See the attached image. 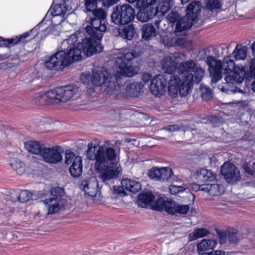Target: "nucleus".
I'll return each instance as SVG.
<instances>
[{
	"mask_svg": "<svg viewBox=\"0 0 255 255\" xmlns=\"http://www.w3.org/2000/svg\"><path fill=\"white\" fill-rule=\"evenodd\" d=\"M51 193V196L43 201L48 214L57 212L63 206V201L61 199L64 194L63 189L60 187L53 188Z\"/></svg>",
	"mask_w": 255,
	"mask_h": 255,
	"instance_id": "nucleus-11",
	"label": "nucleus"
},
{
	"mask_svg": "<svg viewBox=\"0 0 255 255\" xmlns=\"http://www.w3.org/2000/svg\"><path fill=\"white\" fill-rule=\"evenodd\" d=\"M225 253L222 251H217L216 252V255H224Z\"/></svg>",
	"mask_w": 255,
	"mask_h": 255,
	"instance_id": "nucleus-63",
	"label": "nucleus"
},
{
	"mask_svg": "<svg viewBox=\"0 0 255 255\" xmlns=\"http://www.w3.org/2000/svg\"><path fill=\"white\" fill-rule=\"evenodd\" d=\"M112 114H113V112L114 113H117V112L115 111V110L112 111Z\"/></svg>",
	"mask_w": 255,
	"mask_h": 255,
	"instance_id": "nucleus-64",
	"label": "nucleus"
},
{
	"mask_svg": "<svg viewBox=\"0 0 255 255\" xmlns=\"http://www.w3.org/2000/svg\"><path fill=\"white\" fill-rule=\"evenodd\" d=\"M142 37L145 40H148L154 38L157 34L155 28L151 23H145L141 28Z\"/></svg>",
	"mask_w": 255,
	"mask_h": 255,
	"instance_id": "nucleus-27",
	"label": "nucleus"
},
{
	"mask_svg": "<svg viewBox=\"0 0 255 255\" xmlns=\"http://www.w3.org/2000/svg\"><path fill=\"white\" fill-rule=\"evenodd\" d=\"M19 192L18 190L12 191L10 194V200L12 202H18Z\"/></svg>",
	"mask_w": 255,
	"mask_h": 255,
	"instance_id": "nucleus-54",
	"label": "nucleus"
},
{
	"mask_svg": "<svg viewBox=\"0 0 255 255\" xmlns=\"http://www.w3.org/2000/svg\"><path fill=\"white\" fill-rule=\"evenodd\" d=\"M9 45V41L7 39H0V47H7Z\"/></svg>",
	"mask_w": 255,
	"mask_h": 255,
	"instance_id": "nucleus-57",
	"label": "nucleus"
},
{
	"mask_svg": "<svg viewBox=\"0 0 255 255\" xmlns=\"http://www.w3.org/2000/svg\"><path fill=\"white\" fill-rule=\"evenodd\" d=\"M209 234V231L204 228H198L194 230L193 232L188 236L190 241L196 240L199 238L207 236Z\"/></svg>",
	"mask_w": 255,
	"mask_h": 255,
	"instance_id": "nucleus-35",
	"label": "nucleus"
},
{
	"mask_svg": "<svg viewBox=\"0 0 255 255\" xmlns=\"http://www.w3.org/2000/svg\"><path fill=\"white\" fill-rule=\"evenodd\" d=\"M206 64L208 66V70L212 82L216 83L222 77V73L230 74L233 72L232 75L225 77L226 83L223 85L219 86V89L223 92L230 94L236 93L237 87L235 84L241 83L246 78V80H249V76L246 73L244 67L242 65L235 66L234 61L231 59L230 56H225L223 62L216 60L214 57L208 56Z\"/></svg>",
	"mask_w": 255,
	"mask_h": 255,
	"instance_id": "nucleus-3",
	"label": "nucleus"
},
{
	"mask_svg": "<svg viewBox=\"0 0 255 255\" xmlns=\"http://www.w3.org/2000/svg\"><path fill=\"white\" fill-rule=\"evenodd\" d=\"M196 178L200 182H211L216 179V175L210 170L199 168L195 172Z\"/></svg>",
	"mask_w": 255,
	"mask_h": 255,
	"instance_id": "nucleus-25",
	"label": "nucleus"
},
{
	"mask_svg": "<svg viewBox=\"0 0 255 255\" xmlns=\"http://www.w3.org/2000/svg\"><path fill=\"white\" fill-rule=\"evenodd\" d=\"M157 0H138L136 3L138 4V5H143L146 7H152L151 6L153 5Z\"/></svg>",
	"mask_w": 255,
	"mask_h": 255,
	"instance_id": "nucleus-51",
	"label": "nucleus"
},
{
	"mask_svg": "<svg viewBox=\"0 0 255 255\" xmlns=\"http://www.w3.org/2000/svg\"><path fill=\"white\" fill-rule=\"evenodd\" d=\"M10 165L18 175H21L25 172V167L24 164L17 158L11 159L10 160Z\"/></svg>",
	"mask_w": 255,
	"mask_h": 255,
	"instance_id": "nucleus-36",
	"label": "nucleus"
},
{
	"mask_svg": "<svg viewBox=\"0 0 255 255\" xmlns=\"http://www.w3.org/2000/svg\"><path fill=\"white\" fill-rule=\"evenodd\" d=\"M219 241L221 244H223L226 243L227 236L225 233H221L219 234Z\"/></svg>",
	"mask_w": 255,
	"mask_h": 255,
	"instance_id": "nucleus-55",
	"label": "nucleus"
},
{
	"mask_svg": "<svg viewBox=\"0 0 255 255\" xmlns=\"http://www.w3.org/2000/svg\"><path fill=\"white\" fill-rule=\"evenodd\" d=\"M161 168L153 167L148 172V176L150 178L160 181Z\"/></svg>",
	"mask_w": 255,
	"mask_h": 255,
	"instance_id": "nucleus-45",
	"label": "nucleus"
},
{
	"mask_svg": "<svg viewBox=\"0 0 255 255\" xmlns=\"http://www.w3.org/2000/svg\"><path fill=\"white\" fill-rule=\"evenodd\" d=\"M114 55L117 56L116 65L114 68L116 73L110 75L108 71L105 68L94 69L92 74L85 72L81 74L80 80L86 85L96 87L102 86L105 92L109 95H120L123 93V88L120 85V76L131 77L136 74L139 68L131 65L130 61L134 57V54L127 49L116 50Z\"/></svg>",
	"mask_w": 255,
	"mask_h": 255,
	"instance_id": "nucleus-1",
	"label": "nucleus"
},
{
	"mask_svg": "<svg viewBox=\"0 0 255 255\" xmlns=\"http://www.w3.org/2000/svg\"><path fill=\"white\" fill-rule=\"evenodd\" d=\"M144 85L141 82H132L128 84L126 88L128 95L131 96H137L142 92Z\"/></svg>",
	"mask_w": 255,
	"mask_h": 255,
	"instance_id": "nucleus-28",
	"label": "nucleus"
},
{
	"mask_svg": "<svg viewBox=\"0 0 255 255\" xmlns=\"http://www.w3.org/2000/svg\"><path fill=\"white\" fill-rule=\"evenodd\" d=\"M155 199V197L153 194L150 192H146L141 193L138 196V203L139 205L142 207H145L147 205L151 204Z\"/></svg>",
	"mask_w": 255,
	"mask_h": 255,
	"instance_id": "nucleus-30",
	"label": "nucleus"
},
{
	"mask_svg": "<svg viewBox=\"0 0 255 255\" xmlns=\"http://www.w3.org/2000/svg\"><path fill=\"white\" fill-rule=\"evenodd\" d=\"M166 85V78L163 75H158L151 80L150 90L153 95L159 97L165 92Z\"/></svg>",
	"mask_w": 255,
	"mask_h": 255,
	"instance_id": "nucleus-18",
	"label": "nucleus"
},
{
	"mask_svg": "<svg viewBox=\"0 0 255 255\" xmlns=\"http://www.w3.org/2000/svg\"><path fill=\"white\" fill-rule=\"evenodd\" d=\"M221 6V0H208L206 8L215 14L219 12Z\"/></svg>",
	"mask_w": 255,
	"mask_h": 255,
	"instance_id": "nucleus-39",
	"label": "nucleus"
},
{
	"mask_svg": "<svg viewBox=\"0 0 255 255\" xmlns=\"http://www.w3.org/2000/svg\"><path fill=\"white\" fill-rule=\"evenodd\" d=\"M247 50L246 46L237 44L232 54L236 60H244L247 57Z\"/></svg>",
	"mask_w": 255,
	"mask_h": 255,
	"instance_id": "nucleus-32",
	"label": "nucleus"
},
{
	"mask_svg": "<svg viewBox=\"0 0 255 255\" xmlns=\"http://www.w3.org/2000/svg\"><path fill=\"white\" fill-rule=\"evenodd\" d=\"M221 172L226 181L234 183L241 179L240 172L237 168L230 162H226L221 167Z\"/></svg>",
	"mask_w": 255,
	"mask_h": 255,
	"instance_id": "nucleus-16",
	"label": "nucleus"
},
{
	"mask_svg": "<svg viewBox=\"0 0 255 255\" xmlns=\"http://www.w3.org/2000/svg\"><path fill=\"white\" fill-rule=\"evenodd\" d=\"M173 5L172 0H166L160 1L157 7L156 11L158 12H161L162 15H164L171 7Z\"/></svg>",
	"mask_w": 255,
	"mask_h": 255,
	"instance_id": "nucleus-38",
	"label": "nucleus"
},
{
	"mask_svg": "<svg viewBox=\"0 0 255 255\" xmlns=\"http://www.w3.org/2000/svg\"><path fill=\"white\" fill-rule=\"evenodd\" d=\"M167 20L171 23H174L175 22H177L178 19L180 18L179 17L178 13L176 11L172 9L170 13L168 14L166 17Z\"/></svg>",
	"mask_w": 255,
	"mask_h": 255,
	"instance_id": "nucleus-50",
	"label": "nucleus"
},
{
	"mask_svg": "<svg viewBox=\"0 0 255 255\" xmlns=\"http://www.w3.org/2000/svg\"><path fill=\"white\" fill-rule=\"evenodd\" d=\"M52 90L46 93H39L35 94L34 96V101L35 103L41 105L43 104H55L54 103V96Z\"/></svg>",
	"mask_w": 255,
	"mask_h": 255,
	"instance_id": "nucleus-24",
	"label": "nucleus"
},
{
	"mask_svg": "<svg viewBox=\"0 0 255 255\" xmlns=\"http://www.w3.org/2000/svg\"><path fill=\"white\" fill-rule=\"evenodd\" d=\"M122 187L114 186L115 192L121 193L123 189H126L133 193H136L141 189V183L138 181L129 178L123 179L121 181Z\"/></svg>",
	"mask_w": 255,
	"mask_h": 255,
	"instance_id": "nucleus-20",
	"label": "nucleus"
},
{
	"mask_svg": "<svg viewBox=\"0 0 255 255\" xmlns=\"http://www.w3.org/2000/svg\"><path fill=\"white\" fill-rule=\"evenodd\" d=\"M178 76H171L168 83V91L173 98L178 95L181 97L186 96L193 86V82L199 83L202 79L205 70L200 67H197L195 62L189 60L180 63L177 67Z\"/></svg>",
	"mask_w": 255,
	"mask_h": 255,
	"instance_id": "nucleus-4",
	"label": "nucleus"
},
{
	"mask_svg": "<svg viewBox=\"0 0 255 255\" xmlns=\"http://www.w3.org/2000/svg\"><path fill=\"white\" fill-rule=\"evenodd\" d=\"M200 8L199 1H193L189 5L186 16L179 18L176 22L174 31L176 35L185 34V31L190 28L197 21Z\"/></svg>",
	"mask_w": 255,
	"mask_h": 255,
	"instance_id": "nucleus-7",
	"label": "nucleus"
},
{
	"mask_svg": "<svg viewBox=\"0 0 255 255\" xmlns=\"http://www.w3.org/2000/svg\"><path fill=\"white\" fill-rule=\"evenodd\" d=\"M233 104H236V106L239 108H243L245 109L247 112L246 115L248 117L250 114L248 112V106H249V101H236V102L232 103Z\"/></svg>",
	"mask_w": 255,
	"mask_h": 255,
	"instance_id": "nucleus-49",
	"label": "nucleus"
},
{
	"mask_svg": "<svg viewBox=\"0 0 255 255\" xmlns=\"http://www.w3.org/2000/svg\"><path fill=\"white\" fill-rule=\"evenodd\" d=\"M41 23H42V25L37 30L38 34H36V36H38L41 39L44 38L49 34L55 36L58 35L62 26L61 23L56 22H52V25L48 27L49 23H45L44 19L39 22L38 24H40Z\"/></svg>",
	"mask_w": 255,
	"mask_h": 255,
	"instance_id": "nucleus-17",
	"label": "nucleus"
},
{
	"mask_svg": "<svg viewBox=\"0 0 255 255\" xmlns=\"http://www.w3.org/2000/svg\"><path fill=\"white\" fill-rule=\"evenodd\" d=\"M88 11L93 12V14L95 17L94 18H99L105 19L106 18V13L105 11L101 8L96 9V8L93 10H88Z\"/></svg>",
	"mask_w": 255,
	"mask_h": 255,
	"instance_id": "nucleus-47",
	"label": "nucleus"
},
{
	"mask_svg": "<svg viewBox=\"0 0 255 255\" xmlns=\"http://www.w3.org/2000/svg\"><path fill=\"white\" fill-rule=\"evenodd\" d=\"M185 59V55L176 53L166 56L161 60V67L165 73L171 74L175 71L177 64Z\"/></svg>",
	"mask_w": 255,
	"mask_h": 255,
	"instance_id": "nucleus-15",
	"label": "nucleus"
},
{
	"mask_svg": "<svg viewBox=\"0 0 255 255\" xmlns=\"http://www.w3.org/2000/svg\"><path fill=\"white\" fill-rule=\"evenodd\" d=\"M82 34L79 31H76L74 34L67 35V37L63 40L58 46L59 49L69 51L71 50L72 53L76 50H79L80 55L82 56V53L87 57H90L97 53H100L103 51V47L99 42L93 40L91 37L85 38L81 42L76 43L78 39L81 37Z\"/></svg>",
	"mask_w": 255,
	"mask_h": 255,
	"instance_id": "nucleus-5",
	"label": "nucleus"
},
{
	"mask_svg": "<svg viewBox=\"0 0 255 255\" xmlns=\"http://www.w3.org/2000/svg\"><path fill=\"white\" fill-rule=\"evenodd\" d=\"M81 188L85 194L91 197L96 202L101 200V192L98 189V183L96 177H92L84 181Z\"/></svg>",
	"mask_w": 255,
	"mask_h": 255,
	"instance_id": "nucleus-14",
	"label": "nucleus"
},
{
	"mask_svg": "<svg viewBox=\"0 0 255 255\" xmlns=\"http://www.w3.org/2000/svg\"><path fill=\"white\" fill-rule=\"evenodd\" d=\"M78 87L76 85L70 84L65 86H61L52 90L54 96V103L62 105L65 103L74 99L78 94Z\"/></svg>",
	"mask_w": 255,
	"mask_h": 255,
	"instance_id": "nucleus-9",
	"label": "nucleus"
},
{
	"mask_svg": "<svg viewBox=\"0 0 255 255\" xmlns=\"http://www.w3.org/2000/svg\"><path fill=\"white\" fill-rule=\"evenodd\" d=\"M228 239L231 243H237L239 240L238 234L236 230H232L229 232Z\"/></svg>",
	"mask_w": 255,
	"mask_h": 255,
	"instance_id": "nucleus-52",
	"label": "nucleus"
},
{
	"mask_svg": "<svg viewBox=\"0 0 255 255\" xmlns=\"http://www.w3.org/2000/svg\"><path fill=\"white\" fill-rule=\"evenodd\" d=\"M251 89L255 93V82H253L251 85Z\"/></svg>",
	"mask_w": 255,
	"mask_h": 255,
	"instance_id": "nucleus-60",
	"label": "nucleus"
},
{
	"mask_svg": "<svg viewBox=\"0 0 255 255\" xmlns=\"http://www.w3.org/2000/svg\"><path fill=\"white\" fill-rule=\"evenodd\" d=\"M119 33L120 36L128 40H131L135 34V30L132 25H128L122 28L119 29Z\"/></svg>",
	"mask_w": 255,
	"mask_h": 255,
	"instance_id": "nucleus-33",
	"label": "nucleus"
},
{
	"mask_svg": "<svg viewBox=\"0 0 255 255\" xmlns=\"http://www.w3.org/2000/svg\"><path fill=\"white\" fill-rule=\"evenodd\" d=\"M253 54L255 56V41L251 45ZM250 77L255 79V58L251 60L250 65Z\"/></svg>",
	"mask_w": 255,
	"mask_h": 255,
	"instance_id": "nucleus-43",
	"label": "nucleus"
},
{
	"mask_svg": "<svg viewBox=\"0 0 255 255\" xmlns=\"http://www.w3.org/2000/svg\"><path fill=\"white\" fill-rule=\"evenodd\" d=\"M83 171L82 158H78L73 165L69 167V172L74 177L80 176Z\"/></svg>",
	"mask_w": 255,
	"mask_h": 255,
	"instance_id": "nucleus-31",
	"label": "nucleus"
},
{
	"mask_svg": "<svg viewBox=\"0 0 255 255\" xmlns=\"http://www.w3.org/2000/svg\"><path fill=\"white\" fill-rule=\"evenodd\" d=\"M78 158H82L80 156H76L70 150H66L64 157V163L67 166H71L74 164L75 160Z\"/></svg>",
	"mask_w": 255,
	"mask_h": 255,
	"instance_id": "nucleus-41",
	"label": "nucleus"
},
{
	"mask_svg": "<svg viewBox=\"0 0 255 255\" xmlns=\"http://www.w3.org/2000/svg\"><path fill=\"white\" fill-rule=\"evenodd\" d=\"M134 16L133 8L128 4L125 3L114 7L111 17L112 21L115 24L123 25L132 21Z\"/></svg>",
	"mask_w": 255,
	"mask_h": 255,
	"instance_id": "nucleus-8",
	"label": "nucleus"
},
{
	"mask_svg": "<svg viewBox=\"0 0 255 255\" xmlns=\"http://www.w3.org/2000/svg\"><path fill=\"white\" fill-rule=\"evenodd\" d=\"M162 42L167 47L173 46L174 43H176V45L183 46L184 45L185 39L183 38H178L176 41H174L170 36H165L162 39Z\"/></svg>",
	"mask_w": 255,
	"mask_h": 255,
	"instance_id": "nucleus-40",
	"label": "nucleus"
},
{
	"mask_svg": "<svg viewBox=\"0 0 255 255\" xmlns=\"http://www.w3.org/2000/svg\"><path fill=\"white\" fill-rule=\"evenodd\" d=\"M151 78V75L148 73H144L142 76V79L144 82L148 81Z\"/></svg>",
	"mask_w": 255,
	"mask_h": 255,
	"instance_id": "nucleus-58",
	"label": "nucleus"
},
{
	"mask_svg": "<svg viewBox=\"0 0 255 255\" xmlns=\"http://www.w3.org/2000/svg\"><path fill=\"white\" fill-rule=\"evenodd\" d=\"M74 6L71 0H60L58 4L53 5L49 10L47 15L52 16L51 22H64L65 16L70 13Z\"/></svg>",
	"mask_w": 255,
	"mask_h": 255,
	"instance_id": "nucleus-10",
	"label": "nucleus"
},
{
	"mask_svg": "<svg viewBox=\"0 0 255 255\" xmlns=\"http://www.w3.org/2000/svg\"><path fill=\"white\" fill-rule=\"evenodd\" d=\"M44 145L40 144L36 141H28L24 143L25 149L29 152L34 154H39L41 155L42 148L44 147Z\"/></svg>",
	"mask_w": 255,
	"mask_h": 255,
	"instance_id": "nucleus-29",
	"label": "nucleus"
},
{
	"mask_svg": "<svg viewBox=\"0 0 255 255\" xmlns=\"http://www.w3.org/2000/svg\"><path fill=\"white\" fill-rule=\"evenodd\" d=\"M176 179L177 180V182L175 181L173 182L177 184L173 183V184L170 185L168 187V189L170 194L175 195L182 193L187 189V186L186 184H183L182 185H178V183L179 181H181V180L179 179L178 177L177 178H175V180Z\"/></svg>",
	"mask_w": 255,
	"mask_h": 255,
	"instance_id": "nucleus-34",
	"label": "nucleus"
},
{
	"mask_svg": "<svg viewBox=\"0 0 255 255\" xmlns=\"http://www.w3.org/2000/svg\"><path fill=\"white\" fill-rule=\"evenodd\" d=\"M190 207L188 205H181L177 203L176 206V214H186L189 210Z\"/></svg>",
	"mask_w": 255,
	"mask_h": 255,
	"instance_id": "nucleus-48",
	"label": "nucleus"
},
{
	"mask_svg": "<svg viewBox=\"0 0 255 255\" xmlns=\"http://www.w3.org/2000/svg\"><path fill=\"white\" fill-rule=\"evenodd\" d=\"M217 244V241L213 239H203L197 245L198 253L201 255H210L208 252L213 250Z\"/></svg>",
	"mask_w": 255,
	"mask_h": 255,
	"instance_id": "nucleus-21",
	"label": "nucleus"
},
{
	"mask_svg": "<svg viewBox=\"0 0 255 255\" xmlns=\"http://www.w3.org/2000/svg\"><path fill=\"white\" fill-rule=\"evenodd\" d=\"M97 145L94 141L88 144L87 157L90 160H96L95 169L99 179L108 183L118 178L121 172L120 156L114 148L105 145L99 146L96 152Z\"/></svg>",
	"mask_w": 255,
	"mask_h": 255,
	"instance_id": "nucleus-2",
	"label": "nucleus"
},
{
	"mask_svg": "<svg viewBox=\"0 0 255 255\" xmlns=\"http://www.w3.org/2000/svg\"><path fill=\"white\" fill-rule=\"evenodd\" d=\"M18 202L23 203L26 202L29 200L31 198V194L27 190H19Z\"/></svg>",
	"mask_w": 255,
	"mask_h": 255,
	"instance_id": "nucleus-46",
	"label": "nucleus"
},
{
	"mask_svg": "<svg viewBox=\"0 0 255 255\" xmlns=\"http://www.w3.org/2000/svg\"><path fill=\"white\" fill-rule=\"evenodd\" d=\"M6 58V56L5 54H0V60H4Z\"/></svg>",
	"mask_w": 255,
	"mask_h": 255,
	"instance_id": "nucleus-62",
	"label": "nucleus"
},
{
	"mask_svg": "<svg viewBox=\"0 0 255 255\" xmlns=\"http://www.w3.org/2000/svg\"><path fill=\"white\" fill-rule=\"evenodd\" d=\"M160 172V181H163L172 178L173 182L175 181L177 182V180L176 179L175 180V178H177V177L173 175V172L170 168L167 167H162L161 168Z\"/></svg>",
	"mask_w": 255,
	"mask_h": 255,
	"instance_id": "nucleus-37",
	"label": "nucleus"
},
{
	"mask_svg": "<svg viewBox=\"0 0 255 255\" xmlns=\"http://www.w3.org/2000/svg\"><path fill=\"white\" fill-rule=\"evenodd\" d=\"M119 0H102L104 5L107 6H110L114 5Z\"/></svg>",
	"mask_w": 255,
	"mask_h": 255,
	"instance_id": "nucleus-56",
	"label": "nucleus"
},
{
	"mask_svg": "<svg viewBox=\"0 0 255 255\" xmlns=\"http://www.w3.org/2000/svg\"><path fill=\"white\" fill-rule=\"evenodd\" d=\"M138 6V4L136 3V7L139 9L136 17L139 21L145 22L153 17L154 15L153 7H146L143 5Z\"/></svg>",
	"mask_w": 255,
	"mask_h": 255,
	"instance_id": "nucleus-26",
	"label": "nucleus"
},
{
	"mask_svg": "<svg viewBox=\"0 0 255 255\" xmlns=\"http://www.w3.org/2000/svg\"><path fill=\"white\" fill-rule=\"evenodd\" d=\"M211 121H212V122L214 123H216L217 122V121H219V119L218 118H217L216 117H211ZM214 126H216V125L215 124L214 125Z\"/></svg>",
	"mask_w": 255,
	"mask_h": 255,
	"instance_id": "nucleus-59",
	"label": "nucleus"
},
{
	"mask_svg": "<svg viewBox=\"0 0 255 255\" xmlns=\"http://www.w3.org/2000/svg\"><path fill=\"white\" fill-rule=\"evenodd\" d=\"M106 23L105 19L92 18L91 19L92 27L87 26L86 31L93 40L96 41V40H101L103 37L102 33L105 32L107 29Z\"/></svg>",
	"mask_w": 255,
	"mask_h": 255,
	"instance_id": "nucleus-12",
	"label": "nucleus"
},
{
	"mask_svg": "<svg viewBox=\"0 0 255 255\" xmlns=\"http://www.w3.org/2000/svg\"><path fill=\"white\" fill-rule=\"evenodd\" d=\"M243 168L245 172L250 174L255 175V161L253 164V169L250 168L247 163H245L243 165Z\"/></svg>",
	"mask_w": 255,
	"mask_h": 255,
	"instance_id": "nucleus-53",
	"label": "nucleus"
},
{
	"mask_svg": "<svg viewBox=\"0 0 255 255\" xmlns=\"http://www.w3.org/2000/svg\"><path fill=\"white\" fill-rule=\"evenodd\" d=\"M201 97L204 100H209L212 98V92L211 89L205 86L201 85L200 88Z\"/></svg>",
	"mask_w": 255,
	"mask_h": 255,
	"instance_id": "nucleus-44",
	"label": "nucleus"
},
{
	"mask_svg": "<svg viewBox=\"0 0 255 255\" xmlns=\"http://www.w3.org/2000/svg\"><path fill=\"white\" fill-rule=\"evenodd\" d=\"M191 128L187 125H167L163 129L166 130L170 131H174L177 130H181V131H186L188 130Z\"/></svg>",
	"mask_w": 255,
	"mask_h": 255,
	"instance_id": "nucleus-42",
	"label": "nucleus"
},
{
	"mask_svg": "<svg viewBox=\"0 0 255 255\" xmlns=\"http://www.w3.org/2000/svg\"><path fill=\"white\" fill-rule=\"evenodd\" d=\"M176 202L170 199L165 200L164 198L160 197L156 201L154 207L157 211L164 210L168 214L174 215L176 214Z\"/></svg>",
	"mask_w": 255,
	"mask_h": 255,
	"instance_id": "nucleus-19",
	"label": "nucleus"
},
{
	"mask_svg": "<svg viewBox=\"0 0 255 255\" xmlns=\"http://www.w3.org/2000/svg\"><path fill=\"white\" fill-rule=\"evenodd\" d=\"M126 0L128 1V2L131 3H135V6L136 7V2L138 0Z\"/></svg>",
	"mask_w": 255,
	"mask_h": 255,
	"instance_id": "nucleus-61",
	"label": "nucleus"
},
{
	"mask_svg": "<svg viewBox=\"0 0 255 255\" xmlns=\"http://www.w3.org/2000/svg\"><path fill=\"white\" fill-rule=\"evenodd\" d=\"M198 190L208 192L211 196H220L225 191L224 186L219 184H204L198 186Z\"/></svg>",
	"mask_w": 255,
	"mask_h": 255,
	"instance_id": "nucleus-22",
	"label": "nucleus"
},
{
	"mask_svg": "<svg viewBox=\"0 0 255 255\" xmlns=\"http://www.w3.org/2000/svg\"><path fill=\"white\" fill-rule=\"evenodd\" d=\"M42 23L40 24H37L35 27L31 29L30 31L25 32L22 34L14 36L11 39H7L9 41V45H14L17 44L18 42H24L25 39L28 37H30L31 38H33L36 36V34H38L37 30L38 28L41 26Z\"/></svg>",
	"mask_w": 255,
	"mask_h": 255,
	"instance_id": "nucleus-23",
	"label": "nucleus"
},
{
	"mask_svg": "<svg viewBox=\"0 0 255 255\" xmlns=\"http://www.w3.org/2000/svg\"><path fill=\"white\" fill-rule=\"evenodd\" d=\"M41 157L46 163L57 164L60 162L63 158L62 148L59 146H53L51 147L44 145L42 148Z\"/></svg>",
	"mask_w": 255,
	"mask_h": 255,
	"instance_id": "nucleus-13",
	"label": "nucleus"
},
{
	"mask_svg": "<svg viewBox=\"0 0 255 255\" xmlns=\"http://www.w3.org/2000/svg\"><path fill=\"white\" fill-rule=\"evenodd\" d=\"M82 57L79 50H76L72 53L71 50L67 51L59 49V47L58 51L47 58L44 63V66L51 70H63L72 63L81 60Z\"/></svg>",
	"mask_w": 255,
	"mask_h": 255,
	"instance_id": "nucleus-6",
	"label": "nucleus"
}]
</instances>
